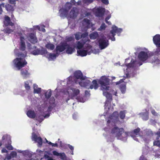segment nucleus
I'll use <instances>...</instances> for the list:
<instances>
[{
    "label": "nucleus",
    "instance_id": "nucleus-1",
    "mask_svg": "<svg viewBox=\"0 0 160 160\" xmlns=\"http://www.w3.org/2000/svg\"><path fill=\"white\" fill-rule=\"evenodd\" d=\"M118 112L117 111L113 112L108 118L107 121L108 126L104 128L105 132L103 135L107 142H112L114 137L118 139L125 142L127 140V137L130 135L136 141H138L136 137H139L142 138L145 142H148L152 135V132L150 130L146 129L142 132V131L140 132V129L138 128L134 130L132 133L130 132H124L123 129L122 128H119L117 127L112 128V126L111 128V126H109L110 124L113 125L118 121Z\"/></svg>",
    "mask_w": 160,
    "mask_h": 160
},
{
    "label": "nucleus",
    "instance_id": "nucleus-2",
    "mask_svg": "<svg viewBox=\"0 0 160 160\" xmlns=\"http://www.w3.org/2000/svg\"><path fill=\"white\" fill-rule=\"evenodd\" d=\"M18 56L20 57L17 58L13 60V62L15 65L16 67L18 68V70H20L22 67H24L26 65L28 62L25 59H24L22 58H24L26 56V54L23 53H18Z\"/></svg>",
    "mask_w": 160,
    "mask_h": 160
},
{
    "label": "nucleus",
    "instance_id": "nucleus-3",
    "mask_svg": "<svg viewBox=\"0 0 160 160\" xmlns=\"http://www.w3.org/2000/svg\"><path fill=\"white\" fill-rule=\"evenodd\" d=\"M52 111H39V112L35 116V119L39 123L41 122L45 118H48L51 114Z\"/></svg>",
    "mask_w": 160,
    "mask_h": 160
},
{
    "label": "nucleus",
    "instance_id": "nucleus-4",
    "mask_svg": "<svg viewBox=\"0 0 160 160\" xmlns=\"http://www.w3.org/2000/svg\"><path fill=\"white\" fill-rule=\"evenodd\" d=\"M103 95L106 97L107 100L105 102L104 105L105 109L108 110H112L113 109L112 107L111 102L112 100V94L109 93L108 92H103Z\"/></svg>",
    "mask_w": 160,
    "mask_h": 160
},
{
    "label": "nucleus",
    "instance_id": "nucleus-5",
    "mask_svg": "<svg viewBox=\"0 0 160 160\" xmlns=\"http://www.w3.org/2000/svg\"><path fill=\"white\" fill-rule=\"evenodd\" d=\"M98 83L101 85L102 90H108L109 87L110 80L106 76H102L98 80Z\"/></svg>",
    "mask_w": 160,
    "mask_h": 160
},
{
    "label": "nucleus",
    "instance_id": "nucleus-6",
    "mask_svg": "<svg viewBox=\"0 0 160 160\" xmlns=\"http://www.w3.org/2000/svg\"><path fill=\"white\" fill-rule=\"evenodd\" d=\"M99 47L101 49H103L107 47L109 45V42L104 38H100L98 40Z\"/></svg>",
    "mask_w": 160,
    "mask_h": 160
},
{
    "label": "nucleus",
    "instance_id": "nucleus-7",
    "mask_svg": "<svg viewBox=\"0 0 160 160\" xmlns=\"http://www.w3.org/2000/svg\"><path fill=\"white\" fill-rule=\"evenodd\" d=\"M27 38L29 42L32 44H35L37 42L38 39L35 33L31 32L29 33Z\"/></svg>",
    "mask_w": 160,
    "mask_h": 160
},
{
    "label": "nucleus",
    "instance_id": "nucleus-8",
    "mask_svg": "<svg viewBox=\"0 0 160 160\" xmlns=\"http://www.w3.org/2000/svg\"><path fill=\"white\" fill-rule=\"evenodd\" d=\"M88 41H89V40L88 39L83 38L81 41L77 42L76 44L77 48L78 49H81L83 48L85 43Z\"/></svg>",
    "mask_w": 160,
    "mask_h": 160
},
{
    "label": "nucleus",
    "instance_id": "nucleus-9",
    "mask_svg": "<svg viewBox=\"0 0 160 160\" xmlns=\"http://www.w3.org/2000/svg\"><path fill=\"white\" fill-rule=\"evenodd\" d=\"M67 47L66 42L61 43L60 45L57 46L56 47L55 50L57 53L58 52H61L64 51Z\"/></svg>",
    "mask_w": 160,
    "mask_h": 160
},
{
    "label": "nucleus",
    "instance_id": "nucleus-10",
    "mask_svg": "<svg viewBox=\"0 0 160 160\" xmlns=\"http://www.w3.org/2000/svg\"><path fill=\"white\" fill-rule=\"evenodd\" d=\"M82 27L84 28L88 29L92 27V23L87 18H84L82 22Z\"/></svg>",
    "mask_w": 160,
    "mask_h": 160
},
{
    "label": "nucleus",
    "instance_id": "nucleus-11",
    "mask_svg": "<svg viewBox=\"0 0 160 160\" xmlns=\"http://www.w3.org/2000/svg\"><path fill=\"white\" fill-rule=\"evenodd\" d=\"M73 76L77 79H80L82 81L85 80L86 77L84 76L82 72L80 71H75L74 74Z\"/></svg>",
    "mask_w": 160,
    "mask_h": 160
},
{
    "label": "nucleus",
    "instance_id": "nucleus-12",
    "mask_svg": "<svg viewBox=\"0 0 160 160\" xmlns=\"http://www.w3.org/2000/svg\"><path fill=\"white\" fill-rule=\"evenodd\" d=\"M1 142L2 143V145H3L4 146L7 143H10L11 142L10 136L7 134L4 135L2 138Z\"/></svg>",
    "mask_w": 160,
    "mask_h": 160
},
{
    "label": "nucleus",
    "instance_id": "nucleus-13",
    "mask_svg": "<svg viewBox=\"0 0 160 160\" xmlns=\"http://www.w3.org/2000/svg\"><path fill=\"white\" fill-rule=\"evenodd\" d=\"M105 9L104 8H98L95 12L96 16L99 17H102L105 12Z\"/></svg>",
    "mask_w": 160,
    "mask_h": 160
},
{
    "label": "nucleus",
    "instance_id": "nucleus-14",
    "mask_svg": "<svg viewBox=\"0 0 160 160\" xmlns=\"http://www.w3.org/2000/svg\"><path fill=\"white\" fill-rule=\"evenodd\" d=\"M32 139L33 141L38 142L39 146H41L42 145V138L40 137H38L33 132L32 133Z\"/></svg>",
    "mask_w": 160,
    "mask_h": 160
},
{
    "label": "nucleus",
    "instance_id": "nucleus-15",
    "mask_svg": "<svg viewBox=\"0 0 160 160\" xmlns=\"http://www.w3.org/2000/svg\"><path fill=\"white\" fill-rule=\"evenodd\" d=\"M138 57L140 61L144 62L148 58V55L147 52L141 51L139 53Z\"/></svg>",
    "mask_w": 160,
    "mask_h": 160
},
{
    "label": "nucleus",
    "instance_id": "nucleus-16",
    "mask_svg": "<svg viewBox=\"0 0 160 160\" xmlns=\"http://www.w3.org/2000/svg\"><path fill=\"white\" fill-rule=\"evenodd\" d=\"M156 134L158 137H157L156 140L153 142V146L158 147L159 148L158 150H160V129L157 132Z\"/></svg>",
    "mask_w": 160,
    "mask_h": 160
},
{
    "label": "nucleus",
    "instance_id": "nucleus-17",
    "mask_svg": "<svg viewBox=\"0 0 160 160\" xmlns=\"http://www.w3.org/2000/svg\"><path fill=\"white\" fill-rule=\"evenodd\" d=\"M29 69H22L21 70V74L24 78H27L29 77L30 73L29 72Z\"/></svg>",
    "mask_w": 160,
    "mask_h": 160
},
{
    "label": "nucleus",
    "instance_id": "nucleus-18",
    "mask_svg": "<svg viewBox=\"0 0 160 160\" xmlns=\"http://www.w3.org/2000/svg\"><path fill=\"white\" fill-rule=\"evenodd\" d=\"M78 14L77 8L76 7H73L70 12V17L71 18H74L77 17Z\"/></svg>",
    "mask_w": 160,
    "mask_h": 160
},
{
    "label": "nucleus",
    "instance_id": "nucleus-19",
    "mask_svg": "<svg viewBox=\"0 0 160 160\" xmlns=\"http://www.w3.org/2000/svg\"><path fill=\"white\" fill-rule=\"evenodd\" d=\"M52 153L54 156L58 157L62 160H65L66 159V157L64 152L59 153L57 151L54 150L53 151Z\"/></svg>",
    "mask_w": 160,
    "mask_h": 160
},
{
    "label": "nucleus",
    "instance_id": "nucleus-20",
    "mask_svg": "<svg viewBox=\"0 0 160 160\" xmlns=\"http://www.w3.org/2000/svg\"><path fill=\"white\" fill-rule=\"evenodd\" d=\"M153 42L158 47H160V35L156 34L153 38Z\"/></svg>",
    "mask_w": 160,
    "mask_h": 160
},
{
    "label": "nucleus",
    "instance_id": "nucleus-21",
    "mask_svg": "<svg viewBox=\"0 0 160 160\" xmlns=\"http://www.w3.org/2000/svg\"><path fill=\"white\" fill-rule=\"evenodd\" d=\"M112 29V30L110 32L112 34V36H115L116 33H120L122 31V29L121 28H118L115 25L113 26Z\"/></svg>",
    "mask_w": 160,
    "mask_h": 160
},
{
    "label": "nucleus",
    "instance_id": "nucleus-22",
    "mask_svg": "<svg viewBox=\"0 0 160 160\" xmlns=\"http://www.w3.org/2000/svg\"><path fill=\"white\" fill-rule=\"evenodd\" d=\"M31 49L33 50L31 52V53L33 55H36L41 54V51L39 49L37 48L36 46H34L31 48Z\"/></svg>",
    "mask_w": 160,
    "mask_h": 160
},
{
    "label": "nucleus",
    "instance_id": "nucleus-23",
    "mask_svg": "<svg viewBox=\"0 0 160 160\" xmlns=\"http://www.w3.org/2000/svg\"><path fill=\"white\" fill-rule=\"evenodd\" d=\"M66 52L68 54H71L75 51L74 48L70 47V45L67 43Z\"/></svg>",
    "mask_w": 160,
    "mask_h": 160
},
{
    "label": "nucleus",
    "instance_id": "nucleus-24",
    "mask_svg": "<svg viewBox=\"0 0 160 160\" xmlns=\"http://www.w3.org/2000/svg\"><path fill=\"white\" fill-rule=\"evenodd\" d=\"M68 10L66 8L61 9L59 10L60 13V16L61 17H66L68 13Z\"/></svg>",
    "mask_w": 160,
    "mask_h": 160
},
{
    "label": "nucleus",
    "instance_id": "nucleus-25",
    "mask_svg": "<svg viewBox=\"0 0 160 160\" xmlns=\"http://www.w3.org/2000/svg\"><path fill=\"white\" fill-rule=\"evenodd\" d=\"M79 84L81 86L84 87H87L89 85L91 82L88 80H86L84 82L81 81L78 82Z\"/></svg>",
    "mask_w": 160,
    "mask_h": 160
},
{
    "label": "nucleus",
    "instance_id": "nucleus-26",
    "mask_svg": "<svg viewBox=\"0 0 160 160\" xmlns=\"http://www.w3.org/2000/svg\"><path fill=\"white\" fill-rule=\"evenodd\" d=\"M137 63L136 61L133 60L132 59L131 62L127 64L126 65L128 68H131V67L134 68L135 66V64Z\"/></svg>",
    "mask_w": 160,
    "mask_h": 160
},
{
    "label": "nucleus",
    "instance_id": "nucleus-27",
    "mask_svg": "<svg viewBox=\"0 0 160 160\" xmlns=\"http://www.w3.org/2000/svg\"><path fill=\"white\" fill-rule=\"evenodd\" d=\"M92 84L91 85L89 88L92 89L93 88L95 89H97L98 87V85L96 80H94L92 81Z\"/></svg>",
    "mask_w": 160,
    "mask_h": 160
},
{
    "label": "nucleus",
    "instance_id": "nucleus-28",
    "mask_svg": "<svg viewBox=\"0 0 160 160\" xmlns=\"http://www.w3.org/2000/svg\"><path fill=\"white\" fill-rule=\"evenodd\" d=\"M11 21L10 18L7 16H5L4 21L3 22L4 25L5 26H8L9 25V22Z\"/></svg>",
    "mask_w": 160,
    "mask_h": 160
},
{
    "label": "nucleus",
    "instance_id": "nucleus-29",
    "mask_svg": "<svg viewBox=\"0 0 160 160\" xmlns=\"http://www.w3.org/2000/svg\"><path fill=\"white\" fill-rule=\"evenodd\" d=\"M77 53L80 56L84 57L87 55V50H77Z\"/></svg>",
    "mask_w": 160,
    "mask_h": 160
},
{
    "label": "nucleus",
    "instance_id": "nucleus-30",
    "mask_svg": "<svg viewBox=\"0 0 160 160\" xmlns=\"http://www.w3.org/2000/svg\"><path fill=\"white\" fill-rule=\"evenodd\" d=\"M5 8L8 12H12L14 11V8L13 6L9 4H7L5 6Z\"/></svg>",
    "mask_w": 160,
    "mask_h": 160
},
{
    "label": "nucleus",
    "instance_id": "nucleus-31",
    "mask_svg": "<svg viewBox=\"0 0 160 160\" xmlns=\"http://www.w3.org/2000/svg\"><path fill=\"white\" fill-rule=\"evenodd\" d=\"M98 37V34L96 32H92L89 34V37L90 39L95 40Z\"/></svg>",
    "mask_w": 160,
    "mask_h": 160
},
{
    "label": "nucleus",
    "instance_id": "nucleus-32",
    "mask_svg": "<svg viewBox=\"0 0 160 160\" xmlns=\"http://www.w3.org/2000/svg\"><path fill=\"white\" fill-rule=\"evenodd\" d=\"M71 90L72 91V96L74 97L77 96L80 93V90L78 89H76L74 88H71Z\"/></svg>",
    "mask_w": 160,
    "mask_h": 160
},
{
    "label": "nucleus",
    "instance_id": "nucleus-33",
    "mask_svg": "<svg viewBox=\"0 0 160 160\" xmlns=\"http://www.w3.org/2000/svg\"><path fill=\"white\" fill-rule=\"evenodd\" d=\"M27 116L31 118L35 117V113L34 111H28L27 112Z\"/></svg>",
    "mask_w": 160,
    "mask_h": 160
},
{
    "label": "nucleus",
    "instance_id": "nucleus-34",
    "mask_svg": "<svg viewBox=\"0 0 160 160\" xmlns=\"http://www.w3.org/2000/svg\"><path fill=\"white\" fill-rule=\"evenodd\" d=\"M140 116L142 119L144 120H146L148 119V112H146L144 113L140 114Z\"/></svg>",
    "mask_w": 160,
    "mask_h": 160
},
{
    "label": "nucleus",
    "instance_id": "nucleus-35",
    "mask_svg": "<svg viewBox=\"0 0 160 160\" xmlns=\"http://www.w3.org/2000/svg\"><path fill=\"white\" fill-rule=\"evenodd\" d=\"M32 152L31 151H29L28 150H25L24 152L23 155L27 158H30L32 157Z\"/></svg>",
    "mask_w": 160,
    "mask_h": 160
},
{
    "label": "nucleus",
    "instance_id": "nucleus-36",
    "mask_svg": "<svg viewBox=\"0 0 160 160\" xmlns=\"http://www.w3.org/2000/svg\"><path fill=\"white\" fill-rule=\"evenodd\" d=\"M52 95V91L51 89H49L45 92V96L46 98L48 99L50 98Z\"/></svg>",
    "mask_w": 160,
    "mask_h": 160
},
{
    "label": "nucleus",
    "instance_id": "nucleus-37",
    "mask_svg": "<svg viewBox=\"0 0 160 160\" xmlns=\"http://www.w3.org/2000/svg\"><path fill=\"white\" fill-rule=\"evenodd\" d=\"M45 47L48 49L51 50H53L55 48V47L54 44L50 43H48L46 44Z\"/></svg>",
    "mask_w": 160,
    "mask_h": 160
},
{
    "label": "nucleus",
    "instance_id": "nucleus-38",
    "mask_svg": "<svg viewBox=\"0 0 160 160\" xmlns=\"http://www.w3.org/2000/svg\"><path fill=\"white\" fill-rule=\"evenodd\" d=\"M120 89L122 93H124L125 92L126 90V86L124 84H122L120 85Z\"/></svg>",
    "mask_w": 160,
    "mask_h": 160
},
{
    "label": "nucleus",
    "instance_id": "nucleus-39",
    "mask_svg": "<svg viewBox=\"0 0 160 160\" xmlns=\"http://www.w3.org/2000/svg\"><path fill=\"white\" fill-rule=\"evenodd\" d=\"M20 49L22 51H24L26 49L25 43L24 41H22V40L21 42Z\"/></svg>",
    "mask_w": 160,
    "mask_h": 160
},
{
    "label": "nucleus",
    "instance_id": "nucleus-40",
    "mask_svg": "<svg viewBox=\"0 0 160 160\" xmlns=\"http://www.w3.org/2000/svg\"><path fill=\"white\" fill-rule=\"evenodd\" d=\"M4 32L6 33L9 34L13 31V30L9 28H7L3 30Z\"/></svg>",
    "mask_w": 160,
    "mask_h": 160
},
{
    "label": "nucleus",
    "instance_id": "nucleus-41",
    "mask_svg": "<svg viewBox=\"0 0 160 160\" xmlns=\"http://www.w3.org/2000/svg\"><path fill=\"white\" fill-rule=\"evenodd\" d=\"M81 32H78L76 33L75 34V38L77 40H79L81 38Z\"/></svg>",
    "mask_w": 160,
    "mask_h": 160
},
{
    "label": "nucleus",
    "instance_id": "nucleus-42",
    "mask_svg": "<svg viewBox=\"0 0 160 160\" xmlns=\"http://www.w3.org/2000/svg\"><path fill=\"white\" fill-rule=\"evenodd\" d=\"M4 146L8 150H12L13 149L12 146L11 145V142L10 143H7Z\"/></svg>",
    "mask_w": 160,
    "mask_h": 160
},
{
    "label": "nucleus",
    "instance_id": "nucleus-43",
    "mask_svg": "<svg viewBox=\"0 0 160 160\" xmlns=\"http://www.w3.org/2000/svg\"><path fill=\"white\" fill-rule=\"evenodd\" d=\"M88 35V32H84L82 34H81V38H86V39H88V38L87 37Z\"/></svg>",
    "mask_w": 160,
    "mask_h": 160
},
{
    "label": "nucleus",
    "instance_id": "nucleus-44",
    "mask_svg": "<svg viewBox=\"0 0 160 160\" xmlns=\"http://www.w3.org/2000/svg\"><path fill=\"white\" fill-rule=\"evenodd\" d=\"M41 88H35V87L34 88L33 92L34 93H39L41 92Z\"/></svg>",
    "mask_w": 160,
    "mask_h": 160
},
{
    "label": "nucleus",
    "instance_id": "nucleus-45",
    "mask_svg": "<svg viewBox=\"0 0 160 160\" xmlns=\"http://www.w3.org/2000/svg\"><path fill=\"white\" fill-rule=\"evenodd\" d=\"M124 111H121L119 113L120 117L122 119L124 118L125 116V114Z\"/></svg>",
    "mask_w": 160,
    "mask_h": 160
},
{
    "label": "nucleus",
    "instance_id": "nucleus-46",
    "mask_svg": "<svg viewBox=\"0 0 160 160\" xmlns=\"http://www.w3.org/2000/svg\"><path fill=\"white\" fill-rule=\"evenodd\" d=\"M106 25L105 23H102L101 25L100 28L98 29L99 30H105L106 28Z\"/></svg>",
    "mask_w": 160,
    "mask_h": 160
},
{
    "label": "nucleus",
    "instance_id": "nucleus-47",
    "mask_svg": "<svg viewBox=\"0 0 160 160\" xmlns=\"http://www.w3.org/2000/svg\"><path fill=\"white\" fill-rule=\"evenodd\" d=\"M24 85L26 90H29L30 89V86L29 85L28 81L25 82H24Z\"/></svg>",
    "mask_w": 160,
    "mask_h": 160
},
{
    "label": "nucleus",
    "instance_id": "nucleus-48",
    "mask_svg": "<svg viewBox=\"0 0 160 160\" xmlns=\"http://www.w3.org/2000/svg\"><path fill=\"white\" fill-rule=\"evenodd\" d=\"M10 155L12 157V158H14L16 157L17 155V153L15 151H12L10 153Z\"/></svg>",
    "mask_w": 160,
    "mask_h": 160
},
{
    "label": "nucleus",
    "instance_id": "nucleus-49",
    "mask_svg": "<svg viewBox=\"0 0 160 160\" xmlns=\"http://www.w3.org/2000/svg\"><path fill=\"white\" fill-rule=\"evenodd\" d=\"M2 7H4V4L3 3H2L0 4V14H2V12H3V10H2Z\"/></svg>",
    "mask_w": 160,
    "mask_h": 160
},
{
    "label": "nucleus",
    "instance_id": "nucleus-50",
    "mask_svg": "<svg viewBox=\"0 0 160 160\" xmlns=\"http://www.w3.org/2000/svg\"><path fill=\"white\" fill-rule=\"evenodd\" d=\"M49 57L50 58L53 59L56 58V55L55 54L50 53L49 54Z\"/></svg>",
    "mask_w": 160,
    "mask_h": 160
},
{
    "label": "nucleus",
    "instance_id": "nucleus-51",
    "mask_svg": "<svg viewBox=\"0 0 160 160\" xmlns=\"http://www.w3.org/2000/svg\"><path fill=\"white\" fill-rule=\"evenodd\" d=\"M44 157L45 158L47 159L48 160H54L52 158L47 155H44Z\"/></svg>",
    "mask_w": 160,
    "mask_h": 160
},
{
    "label": "nucleus",
    "instance_id": "nucleus-52",
    "mask_svg": "<svg viewBox=\"0 0 160 160\" xmlns=\"http://www.w3.org/2000/svg\"><path fill=\"white\" fill-rule=\"evenodd\" d=\"M72 118H73L74 119H76L78 118V113L77 112H76L72 115Z\"/></svg>",
    "mask_w": 160,
    "mask_h": 160
},
{
    "label": "nucleus",
    "instance_id": "nucleus-53",
    "mask_svg": "<svg viewBox=\"0 0 160 160\" xmlns=\"http://www.w3.org/2000/svg\"><path fill=\"white\" fill-rule=\"evenodd\" d=\"M9 2L12 4H15L18 0H8Z\"/></svg>",
    "mask_w": 160,
    "mask_h": 160
},
{
    "label": "nucleus",
    "instance_id": "nucleus-54",
    "mask_svg": "<svg viewBox=\"0 0 160 160\" xmlns=\"http://www.w3.org/2000/svg\"><path fill=\"white\" fill-rule=\"evenodd\" d=\"M12 158V157L10 155H8L6 157V158L3 160H5L6 159L7 160H11Z\"/></svg>",
    "mask_w": 160,
    "mask_h": 160
},
{
    "label": "nucleus",
    "instance_id": "nucleus-55",
    "mask_svg": "<svg viewBox=\"0 0 160 160\" xmlns=\"http://www.w3.org/2000/svg\"><path fill=\"white\" fill-rule=\"evenodd\" d=\"M66 6H68V9H69L71 8L72 7L71 3L69 2H67L66 5Z\"/></svg>",
    "mask_w": 160,
    "mask_h": 160
},
{
    "label": "nucleus",
    "instance_id": "nucleus-56",
    "mask_svg": "<svg viewBox=\"0 0 160 160\" xmlns=\"http://www.w3.org/2000/svg\"><path fill=\"white\" fill-rule=\"evenodd\" d=\"M110 92L114 95L116 96H117V92L116 91H115L113 89H111L110 90Z\"/></svg>",
    "mask_w": 160,
    "mask_h": 160
},
{
    "label": "nucleus",
    "instance_id": "nucleus-57",
    "mask_svg": "<svg viewBox=\"0 0 160 160\" xmlns=\"http://www.w3.org/2000/svg\"><path fill=\"white\" fill-rule=\"evenodd\" d=\"M102 2L106 5H108L109 3L108 0H101Z\"/></svg>",
    "mask_w": 160,
    "mask_h": 160
},
{
    "label": "nucleus",
    "instance_id": "nucleus-58",
    "mask_svg": "<svg viewBox=\"0 0 160 160\" xmlns=\"http://www.w3.org/2000/svg\"><path fill=\"white\" fill-rule=\"evenodd\" d=\"M2 153H8V151L4 148H3L1 150Z\"/></svg>",
    "mask_w": 160,
    "mask_h": 160
},
{
    "label": "nucleus",
    "instance_id": "nucleus-59",
    "mask_svg": "<svg viewBox=\"0 0 160 160\" xmlns=\"http://www.w3.org/2000/svg\"><path fill=\"white\" fill-rule=\"evenodd\" d=\"M111 17V14L108 15L105 18V21H108Z\"/></svg>",
    "mask_w": 160,
    "mask_h": 160
},
{
    "label": "nucleus",
    "instance_id": "nucleus-60",
    "mask_svg": "<svg viewBox=\"0 0 160 160\" xmlns=\"http://www.w3.org/2000/svg\"><path fill=\"white\" fill-rule=\"evenodd\" d=\"M68 146L69 148L72 150H73L74 149V147L73 146L70 145V144H68Z\"/></svg>",
    "mask_w": 160,
    "mask_h": 160
},
{
    "label": "nucleus",
    "instance_id": "nucleus-61",
    "mask_svg": "<svg viewBox=\"0 0 160 160\" xmlns=\"http://www.w3.org/2000/svg\"><path fill=\"white\" fill-rule=\"evenodd\" d=\"M139 160H147L146 158H144V156L142 155L140 158Z\"/></svg>",
    "mask_w": 160,
    "mask_h": 160
},
{
    "label": "nucleus",
    "instance_id": "nucleus-62",
    "mask_svg": "<svg viewBox=\"0 0 160 160\" xmlns=\"http://www.w3.org/2000/svg\"><path fill=\"white\" fill-rule=\"evenodd\" d=\"M84 0L86 2L89 3H91L93 1V0Z\"/></svg>",
    "mask_w": 160,
    "mask_h": 160
},
{
    "label": "nucleus",
    "instance_id": "nucleus-63",
    "mask_svg": "<svg viewBox=\"0 0 160 160\" xmlns=\"http://www.w3.org/2000/svg\"><path fill=\"white\" fill-rule=\"evenodd\" d=\"M52 147H58V144L57 143H52Z\"/></svg>",
    "mask_w": 160,
    "mask_h": 160
},
{
    "label": "nucleus",
    "instance_id": "nucleus-64",
    "mask_svg": "<svg viewBox=\"0 0 160 160\" xmlns=\"http://www.w3.org/2000/svg\"><path fill=\"white\" fill-rule=\"evenodd\" d=\"M152 114L155 116H157V113L155 112V111H152Z\"/></svg>",
    "mask_w": 160,
    "mask_h": 160
}]
</instances>
